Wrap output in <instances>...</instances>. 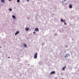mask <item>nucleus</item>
Here are the masks:
<instances>
[{"mask_svg": "<svg viewBox=\"0 0 79 79\" xmlns=\"http://www.w3.org/2000/svg\"><path fill=\"white\" fill-rule=\"evenodd\" d=\"M66 0H64V1H66Z\"/></svg>", "mask_w": 79, "mask_h": 79, "instance_id": "19", "label": "nucleus"}, {"mask_svg": "<svg viewBox=\"0 0 79 79\" xmlns=\"http://www.w3.org/2000/svg\"><path fill=\"white\" fill-rule=\"evenodd\" d=\"M10 57H8V58H10Z\"/></svg>", "mask_w": 79, "mask_h": 79, "instance_id": "18", "label": "nucleus"}, {"mask_svg": "<svg viewBox=\"0 0 79 79\" xmlns=\"http://www.w3.org/2000/svg\"><path fill=\"white\" fill-rule=\"evenodd\" d=\"M35 31H34L33 32V34H35Z\"/></svg>", "mask_w": 79, "mask_h": 79, "instance_id": "16", "label": "nucleus"}, {"mask_svg": "<svg viewBox=\"0 0 79 79\" xmlns=\"http://www.w3.org/2000/svg\"><path fill=\"white\" fill-rule=\"evenodd\" d=\"M68 56V54H66V55L65 56V58H66Z\"/></svg>", "mask_w": 79, "mask_h": 79, "instance_id": "14", "label": "nucleus"}, {"mask_svg": "<svg viewBox=\"0 0 79 79\" xmlns=\"http://www.w3.org/2000/svg\"><path fill=\"white\" fill-rule=\"evenodd\" d=\"M1 2H2V3H4V2H5V1H4V0H1Z\"/></svg>", "mask_w": 79, "mask_h": 79, "instance_id": "10", "label": "nucleus"}, {"mask_svg": "<svg viewBox=\"0 0 79 79\" xmlns=\"http://www.w3.org/2000/svg\"><path fill=\"white\" fill-rule=\"evenodd\" d=\"M0 48H1V47H0Z\"/></svg>", "mask_w": 79, "mask_h": 79, "instance_id": "20", "label": "nucleus"}, {"mask_svg": "<svg viewBox=\"0 0 79 79\" xmlns=\"http://www.w3.org/2000/svg\"><path fill=\"white\" fill-rule=\"evenodd\" d=\"M34 58L35 59H36L37 58V53H35L34 55Z\"/></svg>", "mask_w": 79, "mask_h": 79, "instance_id": "1", "label": "nucleus"}, {"mask_svg": "<svg viewBox=\"0 0 79 79\" xmlns=\"http://www.w3.org/2000/svg\"><path fill=\"white\" fill-rule=\"evenodd\" d=\"M61 21H62V22H64V20H63V19H61Z\"/></svg>", "mask_w": 79, "mask_h": 79, "instance_id": "9", "label": "nucleus"}, {"mask_svg": "<svg viewBox=\"0 0 79 79\" xmlns=\"http://www.w3.org/2000/svg\"><path fill=\"white\" fill-rule=\"evenodd\" d=\"M12 17L14 19H16V17L15 16L12 15Z\"/></svg>", "mask_w": 79, "mask_h": 79, "instance_id": "4", "label": "nucleus"}, {"mask_svg": "<svg viewBox=\"0 0 79 79\" xmlns=\"http://www.w3.org/2000/svg\"><path fill=\"white\" fill-rule=\"evenodd\" d=\"M19 31H17L16 33L15 34V35H17V34H18L19 33Z\"/></svg>", "mask_w": 79, "mask_h": 79, "instance_id": "7", "label": "nucleus"}, {"mask_svg": "<svg viewBox=\"0 0 79 79\" xmlns=\"http://www.w3.org/2000/svg\"><path fill=\"white\" fill-rule=\"evenodd\" d=\"M29 28H25V30L26 31H28V30H29Z\"/></svg>", "mask_w": 79, "mask_h": 79, "instance_id": "8", "label": "nucleus"}, {"mask_svg": "<svg viewBox=\"0 0 79 79\" xmlns=\"http://www.w3.org/2000/svg\"><path fill=\"white\" fill-rule=\"evenodd\" d=\"M27 2H29V0H27Z\"/></svg>", "mask_w": 79, "mask_h": 79, "instance_id": "17", "label": "nucleus"}, {"mask_svg": "<svg viewBox=\"0 0 79 79\" xmlns=\"http://www.w3.org/2000/svg\"><path fill=\"white\" fill-rule=\"evenodd\" d=\"M9 11H12V9L11 8H9Z\"/></svg>", "mask_w": 79, "mask_h": 79, "instance_id": "12", "label": "nucleus"}, {"mask_svg": "<svg viewBox=\"0 0 79 79\" xmlns=\"http://www.w3.org/2000/svg\"><path fill=\"white\" fill-rule=\"evenodd\" d=\"M69 8H73V6H72V5L71 4H70L69 6Z\"/></svg>", "mask_w": 79, "mask_h": 79, "instance_id": "6", "label": "nucleus"}, {"mask_svg": "<svg viewBox=\"0 0 79 79\" xmlns=\"http://www.w3.org/2000/svg\"><path fill=\"white\" fill-rule=\"evenodd\" d=\"M64 23L65 25H66V23H65V21H64Z\"/></svg>", "mask_w": 79, "mask_h": 79, "instance_id": "15", "label": "nucleus"}, {"mask_svg": "<svg viewBox=\"0 0 79 79\" xmlns=\"http://www.w3.org/2000/svg\"><path fill=\"white\" fill-rule=\"evenodd\" d=\"M35 31H36V32H37V31H39V29L37 28H36L35 29Z\"/></svg>", "mask_w": 79, "mask_h": 79, "instance_id": "3", "label": "nucleus"}, {"mask_svg": "<svg viewBox=\"0 0 79 79\" xmlns=\"http://www.w3.org/2000/svg\"><path fill=\"white\" fill-rule=\"evenodd\" d=\"M55 74V71H52L51 73H50V74Z\"/></svg>", "mask_w": 79, "mask_h": 79, "instance_id": "2", "label": "nucleus"}, {"mask_svg": "<svg viewBox=\"0 0 79 79\" xmlns=\"http://www.w3.org/2000/svg\"><path fill=\"white\" fill-rule=\"evenodd\" d=\"M20 2V1L19 0H17V2H18V3H19Z\"/></svg>", "mask_w": 79, "mask_h": 79, "instance_id": "13", "label": "nucleus"}, {"mask_svg": "<svg viewBox=\"0 0 79 79\" xmlns=\"http://www.w3.org/2000/svg\"><path fill=\"white\" fill-rule=\"evenodd\" d=\"M66 68V66H64L62 69V70H65V68Z\"/></svg>", "mask_w": 79, "mask_h": 79, "instance_id": "5", "label": "nucleus"}, {"mask_svg": "<svg viewBox=\"0 0 79 79\" xmlns=\"http://www.w3.org/2000/svg\"><path fill=\"white\" fill-rule=\"evenodd\" d=\"M24 46L23 47H26L27 46H26V44H23Z\"/></svg>", "mask_w": 79, "mask_h": 79, "instance_id": "11", "label": "nucleus"}]
</instances>
